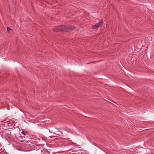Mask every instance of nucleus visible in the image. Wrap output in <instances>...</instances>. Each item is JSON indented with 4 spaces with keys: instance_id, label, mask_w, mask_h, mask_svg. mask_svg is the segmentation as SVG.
Listing matches in <instances>:
<instances>
[{
    "instance_id": "6e6552de",
    "label": "nucleus",
    "mask_w": 154,
    "mask_h": 154,
    "mask_svg": "<svg viewBox=\"0 0 154 154\" xmlns=\"http://www.w3.org/2000/svg\"><path fill=\"white\" fill-rule=\"evenodd\" d=\"M37 139H38L39 140H40V138H37Z\"/></svg>"
},
{
    "instance_id": "423d86ee",
    "label": "nucleus",
    "mask_w": 154,
    "mask_h": 154,
    "mask_svg": "<svg viewBox=\"0 0 154 154\" xmlns=\"http://www.w3.org/2000/svg\"><path fill=\"white\" fill-rule=\"evenodd\" d=\"M7 30L8 32H10L11 30H12V29L8 27L7 28Z\"/></svg>"
},
{
    "instance_id": "0eeeda50",
    "label": "nucleus",
    "mask_w": 154,
    "mask_h": 154,
    "mask_svg": "<svg viewBox=\"0 0 154 154\" xmlns=\"http://www.w3.org/2000/svg\"><path fill=\"white\" fill-rule=\"evenodd\" d=\"M22 133L24 135H26V134H25L24 133V131H23L22 132Z\"/></svg>"
},
{
    "instance_id": "20e7f679",
    "label": "nucleus",
    "mask_w": 154,
    "mask_h": 154,
    "mask_svg": "<svg viewBox=\"0 0 154 154\" xmlns=\"http://www.w3.org/2000/svg\"><path fill=\"white\" fill-rule=\"evenodd\" d=\"M18 140H20L21 142H23V139L22 137L21 136H19L18 137Z\"/></svg>"
},
{
    "instance_id": "7ed1b4c3",
    "label": "nucleus",
    "mask_w": 154,
    "mask_h": 154,
    "mask_svg": "<svg viewBox=\"0 0 154 154\" xmlns=\"http://www.w3.org/2000/svg\"><path fill=\"white\" fill-rule=\"evenodd\" d=\"M41 152L43 153L42 154H54L53 153H51L50 152L47 150L43 149V150H41Z\"/></svg>"
},
{
    "instance_id": "39448f33",
    "label": "nucleus",
    "mask_w": 154,
    "mask_h": 154,
    "mask_svg": "<svg viewBox=\"0 0 154 154\" xmlns=\"http://www.w3.org/2000/svg\"><path fill=\"white\" fill-rule=\"evenodd\" d=\"M54 134L55 135H60L62 133L60 132V131H57V133H54Z\"/></svg>"
},
{
    "instance_id": "f257e3e1",
    "label": "nucleus",
    "mask_w": 154,
    "mask_h": 154,
    "mask_svg": "<svg viewBox=\"0 0 154 154\" xmlns=\"http://www.w3.org/2000/svg\"><path fill=\"white\" fill-rule=\"evenodd\" d=\"M74 29V27L72 25L60 26L55 27L53 29L54 32H60L63 31L68 32V31H71Z\"/></svg>"
},
{
    "instance_id": "f03ea898",
    "label": "nucleus",
    "mask_w": 154,
    "mask_h": 154,
    "mask_svg": "<svg viewBox=\"0 0 154 154\" xmlns=\"http://www.w3.org/2000/svg\"><path fill=\"white\" fill-rule=\"evenodd\" d=\"M103 23V21L101 20L98 23L93 26H92V28L94 29H97L102 25Z\"/></svg>"
}]
</instances>
